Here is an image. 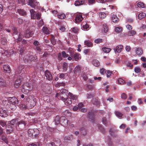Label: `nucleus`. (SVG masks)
Returning <instances> with one entry per match:
<instances>
[{"instance_id": "nucleus-15", "label": "nucleus", "mask_w": 146, "mask_h": 146, "mask_svg": "<svg viewBox=\"0 0 146 146\" xmlns=\"http://www.w3.org/2000/svg\"><path fill=\"white\" fill-rule=\"evenodd\" d=\"M123 48V46L122 45L117 46H116V48H115L114 49L115 52V53L116 52L118 53H119L121 51Z\"/></svg>"}, {"instance_id": "nucleus-8", "label": "nucleus", "mask_w": 146, "mask_h": 146, "mask_svg": "<svg viewBox=\"0 0 146 146\" xmlns=\"http://www.w3.org/2000/svg\"><path fill=\"white\" fill-rule=\"evenodd\" d=\"M17 120L16 119H13L11 121H8L7 124V126H8V128L10 127H13V126L16 124Z\"/></svg>"}, {"instance_id": "nucleus-26", "label": "nucleus", "mask_w": 146, "mask_h": 146, "mask_svg": "<svg viewBox=\"0 0 146 146\" xmlns=\"http://www.w3.org/2000/svg\"><path fill=\"white\" fill-rule=\"evenodd\" d=\"M65 101L64 102L65 104L66 105H70L72 102L70 98H67L66 99Z\"/></svg>"}, {"instance_id": "nucleus-58", "label": "nucleus", "mask_w": 146, "mask_h": 146, "mask_svg": "<svg viewBox=\"0 0 146 146\" xmlns=\"http://www.w3.org/2000/svg\"><path fill=\"white\" fill-rule=\"evenodd\" d=\"M25 50V49L24 47H22L20 49L19 52L21 54H22Z\"/></svg>"}, {"instance_id": "nucleus-7", "label": "nucleus", "mask_w": 146, "mask_h": 146, "mask_svg": "<svg viewBox=\"0 0 146 146\" xmlns=\"http://www.w3.org/2000/svg\"><path fill=\"white\" fill-rule=\"evenodd\" d=\"M38 4V2H36L35 0H29V4L31 7L35 8Z\"/></svg>"}, {"instance_id": "nucleus-44", "label": "nucleus", "mask_w": 146, "mask_h": 146, "mask_svg": "<svg viewBox=\"0 0 146 146\" xmlns=\"http://www.w3.org/2000/svg\"><path fill=\"white\" fill-rule=\"evenodd\" d=\"M64 122L65 123V126H67L69 125L70 124V121L67 119H64Z\"/></svg>"}, {"instance_id": "nucleus-49", "label": "nucleus", "mask_w": 146, "mask_h": 146, "mask_svg": "<svg viewBox=\"0 0 146 146\" xmlns=\"http://www.w3.org/2000/svg\"><path fill=\"white\" fill-rule=\"evenodd\" d=\"M127 96L124 93H122L121 95V98L125 100L127 98Z\"/></svg>"}, {"instance_id": "nucleus-22", "label": "nucleus", "mask_w": 146, "mask_h": 146, "mask_svg": "<svg viewBox=\"0 0 146 146\" xmlns=\"http://www.w3.org/2000/svg\"><path fill=\"white\" fill-rule=\"evenodd\" d=\"M33 132H34L33 129H29L28 131V136L30 137H33Z\"/></svg>"}, {"instance_id": "nucleus-2", "label": "nucleus", "mask_w": 146, "mask_h": 146, "mask_svg": "<svg viewBox=\"0 0 146 146\" xmlns=\"http://www.w3.org/2000/svg\"><path fill=\"white\" fill-rule=\"evenodd\" d=\"M68 97V91L65 89H63L60 94V97L61 99L64 100Z\"/></svg>"}, {"instance_id": "nucleus-45", "label": "nucleus", "mask_w": 146, "mask_h": 146, "mask_svg": "<svg viewBox=\"0 0 146 146\" xmlns=\"http://www.w3.org/2000/svg\"><path fill=\"white\" fill-rule=\"evenodd\" d=\"M72 31L74 33H77L79 31V29L77 27H74L73 28Z\"/></svg>"}, {"instance_id": "nucleus-63", "label": "nucleus", "mask_w": 146, "mask_h": 146, "mask_svg": "<svg viewBox=\"0 0 146 146\" xmlns=\"http://www.w3.org/2000/svg\"><path fill=\"white\" fill-rule=\"evenodd\" d=\"M35 16H36V17L37 19L38 20H39L40 18V17H41L40 15V13H37L36 14V16L35 15Z\"/></svg>"}, {"instance_id": "nucleus-20", "label": "nucleus", "mask_w": 146, "mask_h": 146, "mask_svg": "<svg viewBox=\"0 0 146 146\" xmlns=\"http://www.w3.org/2000/svg\"><path fill=\"white\" fill-rule=\"evenodd\" d=\"M1 43L3 45H6L7 43V40L5 37H3L1 39Z\"/></svg>"}, {"instance_id": "nucleus-1", "label": "nucleus", "mask_w": 146, "mask_h": 146, "mask_svg": "<svg viewBox=\"0 0 146 146\" xmlns=\"http://www.w3.org/2000/svg\"><path fill=\"white\" fill-rule=\"evenodd\" d=\"M35 29L34 27L29 28V29L26 31L24 34L26 38H29L32 37L34 33Z\"/></svg>"}, {"instance_id": "nucleus-47", "label": "nucleus", "mask_w": 146, "mask_h": 146, "mask_svg": "<svg viewBox=\"0 0 146 146\" xmlns=\"http://www.w3.org/2000/svg\"><path fill=\"white\" fill-rule=\"evenodd\" d=\"M122 29L121 28L117 27L115 29V31L118 33H120Z\"/></svg>"}, {"instance_id": "nucleus-27", "label": "nucleus", "mask_w": 146, "mask_h": 146, "mask_svg": "<svg viewBox=\"0 0 146 146\" xmlns=\"http://www.w3.org/2000/svg\"><path fill=\"white\" fill-rule=\"evenodd\" d=\"M146 14L145 13H139L138 15V18L141 19L145 17Z\"/></svg>"}, {"instance_id": "nucleus-23", "label": "nucleus", "mask_w": 146, "mask_h": 146, "mask_svg": "<svg viewBox=\"0 0 146 146\" xmlns=\"http://www.w3.org/2000/svg\"><path fill=\"white\" fill-rule=\"evenodd\" d=\"M112 20L113 22L116 23L118 21L119 19L117 16L115 15H113L112 17Z\"/></svg>"}, {"instance_id": "nucleus-4", "label": "nucleus", "mask_w": 146, "mask_h": 146, "mask_svg": "<svg viewBox=\"0 0 146 146\" xmlns=\"http://www.w3.org/2000/svg\"><path fill=\"white\" fill-rule=\"evenodd\" d=\"M26 124V122L25 121L21 120V121L18 122L17 123V128L19 130H23L25 127Z\"/></svg>"}, {"instance_id": "nucleus-17", "label": "nucleus", "mask_w": 146, "mask_h": 146, "mask_svg": "<svg viewBox=\"0 0 146 146\" xmlns=\"http://www.w3.org/2000/svg\"><path fill=\"white\" fill-rule=\"evenodd\" d=\"M136 54L138 55H141L143 53V51L141 48H137L135 50Z\"/></svg>"}, {"instance_id": "nucleus-55", "label": "nucleus", "mask_w": 146, "mask_h": 146, "mask_svg": "<svg viewBox=\"0 0 146 146\" xmlns=\"http://www.w3.org/2000/svg\"><path fill=\"white\" fill-rule=\"evenodd\" d=\"M1 139L2 140L4 141L6 143H8V142L6 139V137L5 136H2L1 137Z\"/></svg>"}, {"instance_id": "nucleus-32", "label": "nucleus", "mask_w": 146, "mask_h": 146, "mask_svg": "<svg viewBox=\"0 0 146 146\" xmlns=\"http://www.w3.org/2000/svg\"><path fill=\"white\" fill-rule=\"evenodd\" d=\"M42 30L43 32L45 34H49V31L47 28L44 27Z\"/></svg>"}, {"instance_id": "nucleus-57", "label": "nucleus", "mask_w": 146, "mask_h": 146, "mask_svg": "<svg viewBox=\"0 0 146 146\" xmlns=\"http://www.w3.org/2000/svg\"><path fill=\"white\" fill-rule=\"evenodd\" d=\"M32 98V97L30 96L27 97V98H26V100L27 102H28V103H30V102L31 101V100L32 99H31Z\"/></svg>"}, {"instance_id": "nucleus-10", "label": "nucleus", "mask_w": 146, "mask_h": 146, "mask_svg": "<svg viewBox=\"0 0 146 146\" xmlns=\"http://www.w3.org/2000/svg\"><path fill=\"white\" fill-rule=\"evenodd\" d=\"M28 58V61L29 62L32 61H36L37 59V57L36 56H33V55H29Z\"/></svg>"}, {"instance_id": "nucleus-18", "label": "nucleus", "mask_w": 146, "mask_h": 146, "mask_svg": "<svg viewBox=\"0 0 146 146\" xmlns=\"http://www.w3.org/2000/svg\"><path fill=\"white\" fill-rule=\"evenodd\" d=\"M30 12L31 15V19H36V16H35V11L33 9H31L30 10Z\"/></svg>"}, {"instance_id": "nucleus-38", "label": "nucleus", "mask_w": 146, "mask_h": 146, "mask_svg": "<svg viewBox=\"0 0 146 146\" xmlns=\"http://www.w3.org/2000/svg\"><path fill=\"white\" fill-rule=\"evenodd\" d=\"M13 127H10L8 128V126H7V129L6 132L7 134H9L13 131Z\"/></svg>"}, {"instance_id": "nucleus-25", "label": "nucleus", "mask_w": 146, "mask_h": 146, "mask_svg": "<svg viewBox=\"0 0 146 146\" xmlns=\"http://www.w3.org/2000/svg\"><path fill=\"white\" fill-rule=\"evenodd\" d=\"M17 11L19 14L22 15L24 16L26 14V12L23 9H18L17 10Z\"/></svg>"}, {"instance_id": "nucleus-11", "label": "nucleus", "mask_w": 146, "mask_h": 146, "mask_svg": "<svg viewBox=\"0 0 146 146\" xmlns=\"http://www.w3.org/2000/svg\"><path fill=\"white\" fill-rule=\"evenodd\" d=\"M12 30L13 31V35L14 36V38H17L18 37V29L15 27H13L12 28Z\"/></svg>"}, {"instance_id": "nucleus-54", "label": "nucleus", "mask_w": 146, "mask_h": 146, "mask_svg": "<svg viewBox=\"0 0 146 146\" xmlns=\"http://www.w3.org/2000/svg\"><path fill=\"white\" fill-rule=\"evenodd\" d=\"M61 53H59L58 54V59L59 60H62V59L61 56Z\"/></svg>"}, {"instance_id": "nucleus-46", "label": "nucleus", "mask_w": 146, "mask_h": 146, "mask_svg": "<svg viewBox=\"0 0 146 146\" xmlns=\"http://www.w3.org/2000/svg\"><path fill=\"white\" fill-rule=\"evenodd\" d=\"M135 71L136 73H140L141 71V69L138 67H136L135 68Z\"/></svg>"}, {"instance_id": "nucleus-35", "label": "nucleus", "mask_w": 146, "mask_h": 146, "mask_svg": "<svg viewBox=\"0 0 146 146\" xmlns=\"http://www.w3.org/2000/svg\"><path fill=\"white\" fill-rule=\"evenodd\" d=\"M99 16L101 19H103L106 16V14L104 13H100L99 14Z\"/></svg>"}, {"instance_id": "nucleus-62", "label": "nucleus", "mask_w": 146, "mask_h": 146, "mask_svg": "<svg viewBox=\"0 0 146 146\" xmlns=\"http://www.w3.org/2000/svg\"><path fill=\"white\" fill-rule=\"evenodd\" d=\"M44 22L42 20H40V21L38 25L39 27H40L44 25Z\"/></svg>"}, {"instance_id": "nucleus-50", "label": "nucleus", "mask_w": 146, "mask_h": 146, "mask_svg": "<svg viewBox=\"0 0 146 146\" xmlns=\"http://www.w3.org/2000/svg\"><path fill=\"white\" fill-rule=\"evenodd\" d=\"M64 83H58L56 84L55 85V86L56 87H59L61 85L62 86H64Z\"/></svg>"}, {"instance_id": "nucleus-40", "label": "nucleus", "mask_w": 146, "mask_h": 146, "mask_svg": "<svg viewBox=\"0 0 146 146\" xmlns=\"http://www.w3.org/2000/svg\"><path fill=\"white\" fill-rule=\"evenodd\" d=\"M137 6L139 7L144 8V4L143 3L139 2L137 3Z\"/></svg>"}, {"instance_id": "nucleus-42", "label": "nucleus", "mask_w": 146, "mask_h": 146, "mask_svg": "<svg viewBox=\"0 0 146 146\" xmlns=\"http://www.w3.org/2000/svg\"><path fill=\"white\" fill-rule=\"evenodd\" d=\"M94 42L97 44L100 43L102 42V39L101 38H98L95 40Z\"/></svg>"}, {"instance_id": "nucleus-39", "label": "nucleus", "mask_w": 146, "mask_h": 146, "mask_svg": "<svg viewBox=\"0 0 146 146\" xmlns=\"http://www.w3.org/2000/svg\"><path fill=\"white\" fill-rule=\"evenodd\" d=\"M61 54H62V56L63 58H67L69 56L68 54H67L64 51L62 52Z\"/></svg>"}, {"instance_id": "nucleus-28", "label": "nucleus", "mask_w": 146, "mask_h": 146, "mask_svg": "<svg viewBox=\"0 0 146 146\" xmlns=\"http://www.w3.org/2000/svg\"><path fill=\"white\" fill-rule=\"evenodd\" d=\"M34 132H33V135L35 137H36L37 135L39 134V131L37 129H33Z\"/></svg>"}, {"instance_id": "nucleus-3", "label": "nucleus", "mask_w": 146, "mask_h": 146, "mask_svg": "<svg viewBox=\"0 0 146 146\" xmlns=\"http://www.w3.org/2000/svg\"><path fill=\"white\" fill-rule=\"evenodd\" d=\"M30 85L28 83H25L23 85V88H22V91L24 94H27L29 92Z\"/></svg>"}, {"instance_id": "nucleus-6", "label": "nucleus", "mask_w": 146, "mask_h": 146, "mask_svg": "<svg viewBox=\"0 0 146 146\" xmlns=\"http://www.w3.org/2000/svg\"><path fill=\"white\" fill-rule=\"evenodd\" d=\"M0 115L3 117H7L8 115L7 110L0 108Z\"/></svg>"}, {"instance_id": "nucleus-52", "label": "nucleus", "mask_w": 146, "mask_h": 146, "mask_svg": "<svg viewBox=\"0 0 146 146\" xmlns=\"http://www.w3.org/2000/svg\"><path fill=\"white\" fill-rule=\"evenodd\" d=\"M102 121L103 123L105 125H106L107 123V119L106 117H103L102 119Z\"/></svg>"}, {"instance_id": "nucleus-29", "label": "nucleus", "mask_w": 146, "mask_h": 146, "mask_svg": "<svg viewBox=\"0 0 146 146\" xmlns=\"http://www.w3.org/2000/svg\"><path fill=\"white\" fill-rule=\"evenodd\" d=\"M69 96L73 100H76L77 99V96L76 95H73L72 93L69 92Z\"/></svg>"}, {"instance_id": "nucleus-53", "label": "nucleus", "mask_w": 146, "mask_h": 146, "mask_svg": "<svg viewBox=\"0 0 146 146\" xmlns=\"http://www.w3.org/2000/svg\"><path fill=\"white\" fill-rule=\"evenodd\" d=\"M83 106H84L82 102H80V103H79L78 104V109H81Z\"/></svg>"}, {"instance_id": "nucleus-61", "label": "nucleus", "mask_w": 146, "mask_h": 146, "mask_svg": "<svg viewBox=\"0 0 146 146\" xmlns=\"http://www.w3.org/2000/svg\"><path fill=\"white\" fill-rule=\"evenodd\" d=\"M46 146H55L54 143L52 142L51 143H47L46 145Z\"/></svg>"}, {"instance_id": "nucleus-36", "label": "nucleus", "mask_w": 146, "mask_h": 146, "mask_svg": "<svg viewBox=\"0 0 146 146\" xmlns=\"http://www.w3.org/2000/svg\"><path fill=\"white\" fill-rule=\"evenodd\" d=\"M115 113L116 116L118 117H121L122 116V114L120 112L116 111L115 112Z\"/></svg>"}, {"instance_id": "nucleus-59", "label": "nucleus", "mask_w": 146, "mask_h": 146, "mask_svg": "<svg viewBox=\"0 0 146 146\" xmlns=\"http://www.w3.org/2000/svg\"><path fill=\"white\" fill-rule=\"evenodd\" d=\"M74 4L76 6H78L81 5L80 3V1L79 0L76 1H75Z\"/></svg>"}, {"instance_id": "nucleus-12", "label": "nucleus", "mask_w": 146, "mask_h": 146, "mask_svg": "<svg viewBox=\"0 0 146 146\" xmlns=\"http://www.w3.org/2000/svg\"><path fill=\"white\" fill-rule=\"evenodd\" d=\"M83 19V18L82 15H76L75 21L76 23H79Z\"/></svg>"}, {"instance_id": "nucleus-48", "label": "nucleus", "mask_w": 146, "mask_h": 146, "mask_svg": "<svg viewBox=\"0 0 146 146\" xmlns=\"http://www.w3.org/2000/svg\"><path fill=\"white\" fill-rule=\"evenodd\" d=\"M7 124L6 123L3 121H0V125L3 127L5 126L6 125L7 126Z\"/></svg>"}, {"instance_id": "nucleus-16", "label": "nucleus", "mask_w": 146, "mask_h": 146, "mask_svg": "<svg viewBox=\"0 0 146 146\" xmlns=\"http://www.w3.org/2000/svg\"><path fill=\"white\" fill-rule=\"evenodd\" d=\"M3 68L4 70L7 73H9L11 72L10 68L8 65H4Z\"/></svg>"}, {"instance_id": "nucleus-33", "label": "nucleus", "mask_w": 146, "mask_h": 146, "mask_svg": "<svg viewBox=\"0 0 146 146\" xmlns=\"http://www.w3.org/2000/svg\"><path fill=\"white\" fill-rule=\"evenodd\" d=\"M68 68V65L67 63L66 62H64L63 65V69L65 71L67 70Z\"/></svg>"}, {"instance_id": "nucleus-41", "label": "nucleus", "mask_w": 146, "mask_h": 146, "mask_svg": "<svg viewBox=\"0 0 146 146\" xmlns=\"http://www.w3.org/2000/svg\"><path fill=\"white\" fill-rule=\"evenodd\" d=\"M103 27L104 32L107 33L108 30L107 25L106 24H104L103 25Z\"/></svg>"}, {"instance_id": "nucleus-14", "label": "nucleus", "mask_w": 146, "mask_h": 146, "mask_svg": "<svg viewBox=\"0 0 146 146\" xmlns=\"http://www.w3.org/2000/svg\"><path fill=\"white\" fill-rule=\"evenodd\" d=\"M45 76L46 78L49 80H52V77L50 73L48 71H46L45 72Z\"/></svg>"}, {"instance_id": "nucleus-56", "label": "nucleus", "mask_w": 146, "mask_h": 146, "mask_svg": "<svg viewBox=\"0 0 146 146\" xmlns=\"http://www.w3.org/2000/svg\"><path fill=\"white\" fill-rule=\"evenodd\" d=\"M50 41L52 44L53 45H54L56 43V41L55 40V39L53 38H52L50 40Z\"/></svg>"}, {"instance_id": "nucleus-60", "label": "nucleus", "mask_w": 146, "mask_h": 146, "mask_svg": "<svg viewBox=\"0 0 146 146\" xmlns=\"http://www.w3.org/2000/svg\"><path fill=\"white\" fill-rule=\"evenodd\" d=\"M106 72L105 69L104 68H102L100 70V72L102 74H104Z\"/></svg>"}, {"instance_id": "nucleus-9", "label": "nucleus", "mask_w": 146, "mask_h": 146, "mask_svg": "<svg viewBox=\"0 0 146 146\" xmlns=\"http://www.w3.org/2000/svg\"><path fill=\"white\" fill-rule=\"evenodd\" d=\"M36 104L35 100L34 99H32L31 100L30 103L27 104L28 106H29V108H32L35 106Z\"/></svg>"}, {"instance_id": "nucleus-43", "label": "nucleus", "mask_w": 146, "mask_h": 146, "mask_svg": "<svg viewBox=\"0 0 146 146\" xmlns=\"http://www.w3.org/2000/svg\"><path fill=\"white\" fill-rule=\"evenodd\" d=\"M17 105L14 104H10V108L13 110H14L16 109V105Z\"/></svg>"}, {"instance_id": "nucleus-31", "label": "nucleus", "mask_w": 146, "mask_h": 146, "mask_svg": "<svg viewBox=\"0 0 146 146\" xmlns=\"http://www.w3.org/2000/svg\"><path fill=\"white\" fill-rule=\"evenodd\" d=\"M84 43L88 47L92 46L93 44L89 40L85 41Z\"/></svg>"}, {"instance_id": "nucleus-30", "label": "nucleus", "mask_w": 146, "mask_h": 146, "mask_svg": "<svg viewBox=\"0 0 146 146\" xmlns=\"http://www.w3.org/2000/svg\"><path fill=\"white\" fill-rule=\"evenodd\" d=\"M102 50L104 52L108 53L110 52L111 49L110 48H107L106 47H104L102 48Z\"/></svg>"}, {"instance_id": "nucleus-51", "label": "nucleus", "mask_w": 146, "mask_h": 146, "mask_svg": "<svg viewBox=\"0 0 146 146\" xmlns=\"http://www.w3.org/2000/svg\"><path fill=\"white\" fill-rule=\"evenodd\" d=\"M17 75H15L14 76V80L15 81V82H18L19 81H20V82H21L22 80H21V79L19 78H18L17 79H15L16 78H17Z\"/></svg>"}, {"instance_id": "nucleus-64", "label": "nucleus", "mask_w": 146, "mask_h": 146, "mask_svg": "<svg viewBox=\"0 0 146 146\" xmlns=\"http://www.w3.org/2000/svg\"><path fill=\"white\" fill-rule=\"evenodd\" d=\"M27 107H29V106H27L25 105H22L21 106V108L22 110H25L27 108Z\"/></svg>"}, {"instance_id": "nucleus-19", "label": "nucleus", "mask_w": 146, "mask_h": 146, "mask_svg": "<svg viewBox=\"0 0 146 146\" xmlns=\"http://www.w3.org/2000/svg\"><path fill=\"white\" fill-rule=\"evenodd\" d=\"M23 37V35L21 34V33H20L19 35H18V37L17 38H15V39L17 40V43H19L22 40V38Z\"/></svg>"}, {"instance_id": "nucleus-5", "label": "nucleus", "mask_w": 146, "mask_h": 146, "mask_svg": "<svg viewBox=\"0 0 146 146\" xmlns=\"http://www.w3.org/2000/svg\"><path fill=\"white\" fill-rule=\"evenodd\" d=\"M8 101L10 104L17 105L18 103V100L15 97L9 98L8 99Z\"/></svg>"}, {"instance_id": "nucleus-24", "label": "nucleus", "mask_w": 146, "mask_h": 146, "mask_svg": "<svg viewBox=\"0 0 146 146\" xmlns=\"http://www.w3.org/2000/svg\"><path fill=\"white\" fill-rule=\"evenodd\" d=\"M93 64L95 66L98 67L100 65L99 62L96 60H94L92 61Z\"/></svg>"}, {"instance_id": "nucleus-21", "label": "nucleus", "mask_w": 146, "mask_h": 146, "mask_svg": "<svg viewBox=\"0 0 146 146\" xmlns=\"http://www.w3.org/2000/svg\"><path fill=\"white\" fill-rule=\"evenodd\" d=\"M64 118V117H61L60 119L58 116H56L55 119V123L56 124H58L60 123V122H62L61 120L63 119V118Z\"/></svg>"}, {"instance_id": "nucleus-13", "label": "nucleus", "mask_w": 146, "mask_h": 146, "mask_svg": "<svg viewBox=\"0 0 146 146\" xmlns=\"http://www.w3.org/2000/svg\"><path fill=\"white\" fill-rule=\"evenodd\" d=\"M71 56L76 61H77L78 60H79L81 58V56H80V54H78L77 53L74 54V55L72 54L71 55Z\"/></svg>"}, {"instance_id": "nucleus-37", "label": "nucleus", "mask_w": 146, "mask_h": 146, "mask_svg": "<svg viewBox=\"0 0 146 146\" xmlns=\"http://www.w3.org/2000/svg\"><path fill=\"white\" fill-rule=\"evenodd\" d=\"M136 33V32L134 31H129L128 33V35L129 36H133Z\"/></svg>"}, {"instance_id": "nucleus-34", "label": "nucleus", "mask_w": 146, "mask_h": 146, "mask_svg": "<svg viewBox=\"0 0 146 146\" xmlns=\"http://www.w3.org/2000/svg\"><path fill=\"white\" fill-rule=\"evenodd\" d=\"M66 17L64 13H62L60 15H58V17L59 19H63Z\"/></svg>"}]
</instances>
